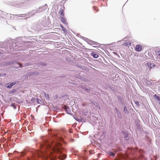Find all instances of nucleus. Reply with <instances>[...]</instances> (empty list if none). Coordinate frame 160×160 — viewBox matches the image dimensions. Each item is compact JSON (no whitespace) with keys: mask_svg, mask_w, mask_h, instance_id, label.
Masks as SVG:
<instances>
[{"mask_svg":"<svg viewBox=\"0 0 160 160\" xmlns=\"http://www.w3.org/2000/svg\"><path fill=\"white\" fill-rule=\"evenodd\" d=\"M61 144L58 142L52 148L48 141H45L40 145L41 150L37 151L36 154L38 157H42L45 159L50 158V160H53L55 156L53 153V152L57 154L62 153V148H61Z\"/></svg>","mask_w":160,"mask_h":160,"instance_id":"nucleus-1","label":"nucleus"},{"mask_svg":"<svg viewBox=\"0 0 160 160\" xmlns=\"http://www.w3.org/2000/svg\"><path fill=\"white\" fill-rule=\"evenodd\" d=\"M142 47L140 45H137L135 47V50L137 52H140L142 50Z\"/></svg>","mask_w":160,"mask_h":160,"instance_id":"nucleus-2","label":"nucleus"},{"mask_svg":"<svg viewBox=\"0 0 160 160\" xmlns=\"http://www.w3.org/2000/svg\"><path fill=\"white\" fill-rule=\"evenodd\" d=\"M60 20L61 22L65 24H68L66 18L64 17H61Z\"/></svg>","mask_w":160,"mask_h":160,"instance_id":"nucleus-3","label":"nucleus"},{"mask_svg":"<svg viewBox=\"0 0 160 160\" xmlns=\"http://www.w3.org/2000/svg\"><path fill=\"white\" fill-rule=\"evenodd\" d=\"M65 110L66 111V112L68 114H71V111L70 109L68 107H67L66 106L65 107Z\"/></svg>","mask_w":160,"mask_h":160,"instance_id":"nucleus-4","label":"nucleus"},{"mask_svg":"<svg viewBox=\"0 0 160 160\" xmlns=\"http://www.w3.org/2000/svg\"><path fill=\"white\" fill-rule=\"evenodd\" d=\"M91 55L94 58H98L99 55L97 53H95L94 52H92Z\"/></svg>","mask_w":160,"mask_h":160,"instance_id":"nucleus-5","label":"nucleus"},{"mask_svg":"<svg viewBox=\"0 0 160 160\" xmlns=\"http://www.w3.org/2000/svg\"><path fill=\"white\" fill-rule=\"evenodd\" d=\"M15 84H16L15 82H12L11 83L9 84H8V86H7V88H10L12 87Z\"/></svg>","mask_w":160,"mask_h":160,"instance_id":"nucleus-6","label":"nucleus"},{"mask_svg":"<svg viewBox=\"0 0 160 160\" xmlns=\"http://www.w3.org/2000/svg\"><path fill=\"white\" fill-rule=\"evenodd\" d=\"M147 64L148 66V68H150V69L152 68V67H154V64L152 63H151L148 62L147 63Z\"/></svg>","mask_w":160,"mask_h":160,"instance_id":"nucleus-7","label":"nucleus"},{"mask_svg":"<svg viewBox=\"0 0 160 160\" xmlns=\"http://www.w3.org/2000/svg\"><path fill=\"white\" fill-rule=\"evenodd\" d=\"M66 157V155L63 154L62 155H59L58 156V158L62 159H65Z\"/></svg>","mask_w":160,"mask_h":160,"instance_id":"nucleus-8","label":"nucleus"},{"mask_svg":"<svg viewBox=\"0 0 160 160\" xmlns=\"http://www.w3.org/2000/svg\"><path fill=\"white\" fill-rule=\"evenodd\" d=\"M64 10L62 9H61L59 10V14L61 15H62V16H64Z\"/></svg>","mask_w":160,"mask_h":160,"instance_id":"nucleus-9","label":"nucleus"},{"mask_svg":"<svg viewBox=\"0 0 160 160\" xmlns=\"http://www.w3.org/2000/svg\"><path fill=\"white\" fill-rule=\"evenodd\" d=\"M131 45V43L129 42H126L122 44V45L125 46H128Z\"/></svg>","mask_w":160,"mask_h":160,"instance_id":"nucleus-10","label":"nucleus"},{"mask_svg":"<svg viewBox=\"0 0 160 160\" xmlns=\"http://www.w3.org/2000/svg\"><path fill=\"white\" fill-rule=\"evenodd\" d=\"M107 153H108L110 156H111L113 157H114L115 156V154L111 152L110 151H109L107 152Z\"/></svg>","mask_w":160,"mask_h":160,"instance_id":"nucleus-11","label":"nucleus"},{"mask_svg":"<svg viewBox=\"0 0 160 160\" xmlns=\"http://www.w3.org/2000/svg\"><path fill=\"white\" fill-rule=\"evenodd\" d=\"M154 97L155 98H156L157 99L158 101H160V97H159V96H157V95L156 94L154 96Z\"/></svg>","mask_w":160,"mask_h":160,"instance_id":"nucleus-12","label":"nucleus"},{"mask_svg":"<svg viewBox=\"0 0 160 160\" xmlns=\"http://www.w3.org/2000/svg\"><path fill=\"white\" fill-rule=\"evenodd\" d=\"M157 54L159 56H160V51L157 50L156 51Z\"/></svg>","mask_w":160,"mask_h":160,"instance_id":"nucleus-13","label":"nucleus"},{"mask_svg":"<svg viewBox=\"0 0 160 160\" xmlns=\"http://www.w3.org/2000/svg\"><path fill=\"white\" fill-rule=\"evenodd\" d=\"M93 9L96 11V12H97L98 11V8L97 7H94Z\"/></svg>","mask_w":160,"mask_h":160,"instance_id":"nucleus-14","label":"nucleus"},{"mask_svg":"<svg viewBox=\"0 0 160 160\" xmlns=\"http://www.w3.org/2000/svg\"><path fill=\"white\" fill-rule=\"evenodd\" d=\"M44 96L47 98H49V95L48 94H46V93L44 94Z\"/></svg>","mask_w":160,"mask_h":160,"instance_id":"nucleus-15","label":"nucleus"},{"mask_svg":"<svg viewBox=\"0 0 160 160\" xmlns=\"http://www.w3.org/2000/svg\"><path fill=\"white\" fill-rule=\"evenodd\" d=\"M12 105L13 106V107L14 108V109H16V106H15V104L14 103H12Z\"/></svg>","mask_w":160,"mask_h":160,"instance_id":"nucleus-16","label":"nucleus"},{"mask_svg":"<svg viewBox=\"0 0 160 160\" xmlns=\"http://www.w3.org/2000/svg\"><path fill=\"white\" fill-rule=\"evenodd\" d=\"M124 111H127V108H126V107H125L124 108Z\"/></svg>","mask_w":160,"mask_h":160,"instance_id":"nucleus-17","label":"nucleus"},{"mask_svg":"<svg viewBox=\"0 0 160 160\" xmlns=\"http://www.w3.org/2000/svg\"><path fill=\"white\" fill-rule=\"evenodd\" d=\"M18 64L19 65V67H21L22 66V64L19 63H18Z\"/></svg>","mask_w":160,"mask_h":160,"instance_id":"nucleus-18","label":"nucleus"},{"mask_svg":"<svg viewBox=\"0 0 160 160\" xmlns=\"http://www.w3.org/2000/svg\"><path fill=\"white\" fill-rule=\"evenodd\" d=\"M85 90H86V91L89 92V90H90L89 89H87V88H86Z\"/></svg>","mask_w":160,"mask_h":160,"instance_id":"nucleus-19","label":"nucleus"},{"mask_svg":"<svg viewBox=\"0 0 160 160\" xmlns=\"http://www.w3.org/2000/svg\"><path fill=\"white\" fill-rule=\"evenodd\" d=\"M135 103L138 106L139 105V103L138 102H136Z\"/></svg>","mask_w":160,"mask_h":160,"instance_id":"nucleus-20","label":"nucleus"},{"mask_svg":"<svg viewBox=\"0 0 160 160\" xmlns=\"http://www.w3.org/2000/svg\"><path fill=\"white\" fill-rule=\"evenodd\" d=\"M82 88L83 89H84L85 90V89H86V88L85 87H83V88Z\"/></svg>","mask_w":160,"mask_h":160,"instance_id":"nucleus-21","label":"nucleus"},{"mask_svg":"<svg viewBox=\"0 0 160 160\" xmlns=\"http://www.w3.org/2000/svg\"><path fill=\"white\" fill-rule=\"evenodd\" d=\"M2 76V74H0V77Z\"/></svg>","mask_w":160,"mask_h":160,"instance_id":"nucleus-22","label":"nucleus"},{"mask_svg":"<svg viewBox=\"0 0 160 160\" xmlns=\"http://www.w3.org/2000/svg\"><path fill=\"white\" fill-rule=\"evenodd\" d=\"M116 111H118V109H117L116 108Z\"/></svg>","mask_w":160,"mask_h":160,"instance_id":"nucleus-23","label":"nucleus"},{"mask_svg":"<svg viewBox=\"0 0 160 160\" xmlns=\"http://www.w3.org/2000/svg\"><path fill=\"white\" fill-rule=\"evenodd\" d=\"M126 134H127V136H128V134H127V133H126Z\"/></svg>","mask_w":160,"mask_h":160,"instance_id":"nucleus-24","label":"nucleus"},{"mask_svg":"<svg viewBox=\"0 0 160 160\" xmlns=\"http://www.w3.org/2000/svg\"><path fill=\"white\" fill-rule=\"evenodd\" d=\"M61 27L62 28L63 27H62V26H61Z\"/></svg>","mask_w":160,"mask_h":160,"instance_id":"nucleus-25","label":"nucleus"}]
</instances>
